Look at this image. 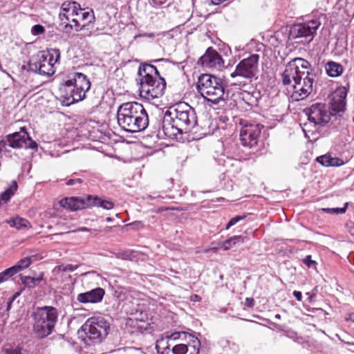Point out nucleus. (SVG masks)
<instances>
[{"label": "nucleus", "instance_id": "f257e3e1", "mask_svg": "<svg viewBox=\"0 0 354 354\" xmlns=\"http://www.w3.org/2000/svg\"><path fill=\"white\" fill-rule=\"evenodd\" d=\"M315 75L310 64L306 59L297 57L290 60L281 74L283 85H291L297 100L306 98L313 91Z\"/></svg>", "mask_w": 354, "mask_h": 354}, {"label": "nucleus", "instance_id": "f03ea898", "mask_svg": "<svg viewBox=\"0 0 354 354\" xmlns=\"http://www.w3.org/2000/svg\"><path fill=\"white\" fill-rule=\"evenodd\" d=\"M347 92L344 86L337 88L332 94L330 106L324 103L313 104L306 110L309 122L324 127L329 122L331 116L340 115L345 111Z\"/></svg>", "mask_w": 354, "mask_h": 354}, {"label": "nucleus", "instance_id": "7ed1b4c3", "mask_svg": "<svg viewBox=\"0 0 354 354\" xmlns=\"http://www.w3.org/2000/svg\"><path fill=\"white\" fill-rule=\"evenodd\" d=\"M119 126L125 131L140 132L149 124L148 115L142 104L130 102L119 106L117 111Z\"/></svg>", "mask_w": 354, "mask_h": 354}, {"label": "nucleus", "instance_id": "20e7f679", "mask_svg": "<svg viewBox=\"0 0 354 354\" xmlns=\"http://www.w3.org/2000/svg\"><path fill=\"white\" fill-rule=\"evenodd\" d=\"M91 88V82L84 73L73 72L60 84L59 92L61 104L68 106L83 100Z\"/></svg>", "mask_w": 354, "mask_h": 354}, {"label": "nucleus", "instance_id": "39448f33", "mask_svg": "<svg viewBox=\"0 0 354 354\" xmlns=\"http://www.w3.org/2000/svg\"><path fill=\"white\" fill-rule=\"evenodd\" d=\"M58 310L51 306L37 307L31 317L34 320L32 330L37 337L44 339L50 335L58 321Z\"/></svg>", "mask_w": 354, "mask_h": 354}, {"label": "nucleus", "instance_id": "423d86ee", "mask_svg": "<svg viewBox=\"0 0 354 354\" xmlns=\"http://www.w3.org/2000/svg\"><path fill=\"white\" fill-rule=\"evenodd\" d=\"M196 88L204 99L214 104L228 97L223 80L210 74L204 73L198 77Z\"/></svg>", "mask_w": 354, "mask_h": 354}, {"label": "nucleus", "instance_id": "0eeeda50", "mask_svg": "<svg viewBox=\"0 0 354 354\" xmlns=\"http://www.w3.org/2000/svg\"><path fill=\"white\" fill-rule=\"evenodd\" d=\"M259 55L252 54L242 59L236 66L235 70L230 73L234 80L233 84L245 86L257 78L259 73Z\"/></svg>", "mask_w": 354, "mask_h": 354}, {"label": "nucleus", "instance_id": "6e6552de", "mask_svg": "<svg viewBox=\"0 0 354 354\" xmlns=\"http://www.w3.org/2000/svg\"><path fill=\"white\" fill-rule=\"evenodd\" d=\"M60 51L57 48H50L43 51L37 57L31 59L28 63V71L45 75H53L55 72V64L59 62Z\"/></svg>", "mask_w": 354, "mask_h": 354}, {"label": "nucleus", "instance_id": "1a4fd4ad", "mask_svg": "<svg viewBox=\"0 0 354 354\" xmlns=\"http://www.w3.org/2000/svg\"><path fill=\"white\" fill-rule=\"evenodd\" d=\"M110 328L109 322L102 316L88 318L82 325L85 341L88 344H99L106 337Z\"/></svg>", "mask_w": 354, "mask_h": 354}, {"label": "nucleus", "instance_id": "9d476101", "mask_svg": "<svg viewBox=\"0 0 354 354\" xmlns=\"http://www.w3.org/2000/svg\"><path fill=\"white\" fill-rule=\"evenodd\" d=\"M155 74V66L145 64L139 67L138 75L140 77V95L141 97L149 102L155 99V80L153 77Z\"/></svg>", "mask_w": 354, "mask_h": 354}, {"label": "nucleus", "instance_id": "9b49d317", "mask_svg": "<svg viewBox=\"0 0 354 354\" xmlns=\"http://www.w3.org/2000/svg\"><path fill=\"white\" fill-rule=\"evenodd\" d=\"M176 115L174 120L185 132L189 131L197 124V118L194 109L185 103L180 104L175 109Z\"/></svg>", "mask_w": 354, "mask_h": 354}, {"label": "nucleus", "instance_id": "f8f14e48", "mask_svg": "<svg viewBox=\"0 0 354 354\" xmlns=\"http://www.w3.org/2000/svg\"><path fill=\"white\" fill-rule=\"evenodd\" d=\"M319 25L320 23L316 20L295 24L290 28L289 36L292 39H308V41L309 42L313 40Z\"/></svg>", "mask_w": 354, "mask_h": 354}, {"label": "nucleus", "instance_id": "ddd939ff", "mask_svg": "<svg viewBox=\"0 0 354 354\" xmlns=\"http://www.w3.org/2000/svg\"><path fill=\"white\" fill-rule=\"evenodd\" d=\"M183 130L177 125L171 113L167 111L163 115L162 127L158 131L156 137L159 139H174L178 133H183Z\"/></svg>", "mask_w": 354, "mask_h": 354}, {"label": "nucleus", "instance_id": "4468645a", "mask_svg": "<svg viewBox=\"0 0 354 354\" xmlns=\"http://www.w3.org/2000/svg\"><path fill=\"white\" fill-rule=\"evenodd\" d=\"M8 146L13 149H31L35 151L37 150L38 145L33 140L28 132L21 134V132H15L8 134Z\"/></svg>", "mask_w": 354, "mask_h": 354}, {"label": "nucleus", "instance_id": "2eb2a0df", "mask_svg": "<svg viewBox=\"0 0 354 354\" xmlns=\"http://www.w3.org/2000/svg\"><path fill=\"white\" fill-rule=\"evenodd\" d=\"M261 129L258 124H245L240 131V140L241 144L249 148L257 146Z\"/></svg>", "mask_w": 354, "mask_h": 354}, {"label": "nucleus", "instance_id": "dca6fc26", "mask_svg": "<svg viewBox=\"0 0 354 354\" xmlns=\"http://www.w3.org/2000/svg\"><path fill=\"white\" fill-rule=\"evenodd\" d=\"M199 62L205 68L220 69L223 66L224 61L221 55L212 47H209L205 53L200 58Z\"/></svg>", "mask_w": 354, "mask_h": 354}, {"label": "nucleus", "instance_id": "f3484780", "mask_svg": "<svg viewBox=\"0 0 354 354\" xmlns=\"http://www.w3.org/2000/svg\"><path fill=\"white\" fill-rule=\"evenodd\" d=\"M95 19V15L93 10L83 11L80 12L79 17H71L70 21H67L64 24V29L66 31H70L74 29L76 31L82 30L86 24L80 25L81 21H88L87 24L91 23Z\"/></svg>", "mask_w": 354, "mask_h": 354}, {"label": "nucleus", "instance_id": "a211bd4d", "mask_svg": "<svg viewBox=\"0 0 354 354\" xmlns=\"http://www.w3.org/2000/svg\"><path fill=\"white\" fill-rule=\"evenodd\" d=\"M104 290L101 288H96L86 292L80 293L77 296V300L80 303H98L100 302L104 295Z\"/></svg>", "mask_w": 354, "mask_h": 354}, {"label": "nucleus", "instance_id": "6ab92c4d", "mask_svg": "<svg viewBox=\"0 0 354 354\" xmlns=\"http://www.w3.org/2000/svg\"><path fill=\"white\" fill-rule=\"evenodd\" d=\"M60 205L72 211L88 208V195L86 198H66L60 201Z\"/></svg>", "mask_w": 354, "mask_h": 354}, {"label": "nucleus", "instance_id": "aec40b11", "mask_svg": "<svg viewBox=\"0 0 354 354\" xmlns=\"http://www.w3.org/2000/svg\"><path fill=\"white\" fill-rule=\"evenodd\" d=\"M97 207L110 210L114 207V203L110 200L97 196L88 195V207Z\"/></svg>", "mask_w": 354, "mask_h": 354}, {"label": "nucleus", "instance_id": "412c9836", "mask_svg": "<svg viewBox=\"0 0 354 354\" xmlns=\"http://www.w3.org/2000/svg\"><path fill=\"white\" fill-rule=\"evenodd\" d=\"M76 6H78V3L75 1L64 2L62 5L59 18L62 24H65L67 21H70L71 18L73 17V12H75Z\"/></svg>", "mask_w": 354, "mask_h": 354}, {"label": "nucleus", "instance_id": "4be33fe9", "mask_svg": "<svg viewBox=\"0 0 354 354\" xmlns=\"http://www.w3.org/2000/svg\"><path fill=\"white\" fill-rule=\"evenodd\" d=\"M317 161L325 167H339L344 165L343 160L339 158L331 157L330 155L325 154L317 158Z\"/></svg>", "mask_w": 354, "mask_h": 354}, {"label": "nucleus", "instance_id": "5701e85b", "mask_svg": "<svg viewBox=\"0 0 354 354\" xmlns=\"http://www.w3.org/2000/svg\"><path fill=\"white\" fill-rule=\"evenodd\" d=\"M326 71L327 74L330 77H338L343 72V67L340 64L329 62L326 65Z\"/></svg>", "mask_w": 354, "mask_h": 354}, {"label": "nucleus", "instance_id": "b1692460", "mask_svg": "<svg viewBox=\"0 0 354 354\" xmlns=\"http://www.w3.org/2000/svg\"><path fill=\"white\" fill-rule=\"evenodd\" d=\"M244 242V237L241 235L233 236L228 239L222 241L221 245L223 246V250H228L236 245L241 244Z\"/></svg>", "mask_w": 354, "mask_h": 354}, {"label": "nucleus", "instance_id": "393cba45", "mask_svg": "<svg viewBox=\"0 0 354 354\" xmlns=\"http://www.w3.org/2000/svg\"><path fill=\"white\" fill-rule=\"evenodd\" d=\"M17 183L15 180L12 181L11 185L0 194V203H6L10 198L15 194L17 189Z\"/></svg>", "mask_w": 354, "mask_h": 354}, {"label": "nucleus", "instance_id": "a878e982", "mask_svg": "<svg viewBox=\"0 0 354 354\" xmlns=\"http://www.w3.org/2000/svg\"><path fill=\"white\" fill-rule=\"evenodd\" d=\"M20 277L21 281L25 286L28 288H34L43 280L44 274L41 272L39 276L36 278L24 275H21Z\"/></svg>", "mask_w": 354, "mask_h": 354}, {"label": "nucleus", "instance_id": "bb28decb", "mask_svg": "<svg viewBox=\"0 0 354 354\" xmlns=\"http://www.w3.org/2000/svg\"><path fill=\"white\" fill-rule=\"evenodd\" d=\"M32 263V258L26 257L19 260L15 265L10 267L15 274L27 268Z\"/></svg>", "mask_w": 354, "mask_h": 354}, {"label": "nucleus", "instance_id": "cd10ccee", "mask_svg": "<svg viewBox=\"0 0 354 354\" xmlns=\"http://www.w3.org/2000/svg\"><path fill=\"white\" fill-rule=\"evenodd\" d=\"M190 340L188 347L187 353L186 354H198L201 347L200 340L194 336L190 335Z\"/></svg>", "mask_w": 354, "mask_h": 354}, {"label": "nucleus", "instance_id": "c85d7f7f", "mask_svg": "<svg viewBox=\"0 0 354 354\" xmlns=\"http://www.w3.org/2000/svg\"><path fill=\"white\" fill-rule=\"evenodd\" d=\"M156 98L158 95H162L166 89V81L160 76L159 71L156 69Z\"/></svg>", "mask_w": 354, "mask_h": 354}, {"label": "nucleus", "instance_id": "c756f323", "mask_svg": "<svg viewBox=\"0 0 354 354\" xmlns=\"http://www.w3.org/2000/svg\"><path fill=\"white\" fill-rule=\"evenodd\" d=\"M9 223L11 227H14L17 230L28 228L30 226V222L27 219L20 217L12 218Z\"/></svg>", "mask_w": 354, "mask_h": 354}, {"label": "nucleus", "instance_id": "7c9ffc66", "mask_svg": "<svg viewBox=\"0 0 354 354\" xmlns=\"http://www.w3.org/2000/svg\"><path fill=\"white\" fill-rule=\"evenodd\" d=\"M348 203H346L343 207H335V208H322L321 210L323 212L330 214H344L347 209Z\"/></svg>", "mask_w": 354, "mask_h": 354}, {"label": "nucleus", "instance_id": "2f4dec72", "mask_svg": "<svg viewBox=\"0 0 354 354\" xmlns=\"http://www.w3.org/2000/svg\"><path fill=\"white\" fill-rule=\"evenodd\" d=\"M188 347L185 344H177L171 350L170 354H186L187 353Z\"/></svg>", "mask_w": 354, "mask_h": 354}, {"label": "nucleus", "instance_id": "473e14b6", "mask_svg": "<svg viewBox=\"0 0 354 354\" xmlns=\"http://www.w3.org/2000/svg\"><path fill=\"white\" fill-rule=\"evenodd\" d=\"M15 274L14 273L11 268L6 269L3 272H0V283L6 281L9 278H10Z\"/></svg>", "mask_w": 354, "mask_h": 354}, {"label": "nucleus", "instance_id": "72a5a7b5", "mask_svg": "<svg viewBox=\"0 0 354 354\" xmlns=\"http://www.w3.org/2000/svg\"><path fill=\"white\" fill-rule=\"evenodd\" d=\"M162 337L160 339H156V353H158V354H170L169 353H171V351L169 349V346L163 348V351H160V346L158 344L162 343Z\"/></svg>", "mask_w": 354, "mask_h": 354}, {"label": "nucleus", "instance_id": "f704fd0d", "mask_svg": "<svg viewBox=\"0 0 354 354\" xmlns=\"http://www.w3.org/2000/svg\"><path fill=\"white\" fill-rule=\"evenodd\" d=\"M45 31V28L40 24H36L32 27L31 33L33 35H39L43 34Z\"/></svg>", "mask_w": 354, "mask_h": 354}, {"label": "nucleus", "instance_id": "c9c22d12", "mask_svg": "<svg viewBox=\"0 0 354 354\" xmlns=\"http://www.w3.org/2000/svg\"><path fill=\"white\" fill-rule=\"evenodd\" d=\"M303 263L309 268H315L317 263L312 260L311 255L306 256L304 259L302 260Z\"/></svg>", "mask_w": 354, "mask_h": 354}, {"label": "nucleus", "instance_id": "e433bc0d", "mask_svg": "<svg viewBox=\"0 0 354 354\" xmlns=\"http://www.w3.org/2000/svg\"><path fill=\"white\" fill-rule=\"evenodd\" d=\"M245 218V216H236L235 217L232 218L230 221L227 223V224L225 226V229L228 230L230 227L235 225L239 221L244 219Z\"/></svg>", "mask_w": 354, "mask_h": 354}, {"label": "nucleus", "instance_id": "4c0bfd02", "mask_svg": "<svg viewBox=\"0 0 354 354\" xmlns=\"http://www.w3.org/2000/svg\"><path fill=\"white\" fill-rule=\"evenodd\" d=\"M243 99H247L249 100L248 102H247L250 106H254L256 105L257 103V97H254L252 95H250V93H247L244 96Z\"/></svg>", "mask_w": 354, "mask_h": 354}, {"label": "nucleus", "instance_id": "58836bf2", "mask_svg": "<svg viewBox=\"0 0 354 354\" xmlns=\"http://www.w3.org/2000/svg\"><path fill=\"white\" fill-rule=\"evenodd\" d=\"M80 265H72V264H66L64 265V272H73Z\"/></svg>", "mask_w": 354, "mask_h": 354}, {"label": "nucleus", "instance_id": "ea45409f", "mask_svg": "<svg viewBox=\"0 0 354 354\" xmlns=\"http://www.w3.org/2000/svg\"><path fill=\"white\" fill-rule=\"evenodd\" d=\"M8 146V138H5V140H2L0 141V151H8L7 147Z\"/></svg>", "mask_w": 354, "mask_h": 354}, {"label": "nucleus", "instance_id": "a19ab883", "mask_svg": "<svg viewBox=\"0 0 354 354\" xmlns=\"http://www.w3.org/2000/svg\"><path fill=\"white\" fill-rule=\"evenodd\" d=\"M82 183V180L81 178L70 179L67 181L66 185L68 186H71L76 183L81 184Z\"/></svg>", "mask_w": 354, "mask_h": 354}, {"label": "nucleus", "instance_id": "79ce46f5", "mask_svg": "<svg viewBox=\"0 0 354 354\" xmlns=\"http://www.w3.org/2000/svg\"><path fill=\"white\" fill-rule=\"evenodd\" d=\"M84 11V9L80 8V4L78 3V6H76V9H75V12H73V17H79L80 12Z\"/></svg>", "mask_w": 354, "mask_h": 354}, {"label": "nucleus", "instance_id": "37998d69", "mask_svg": "<svg viewBox=\"0 0 354 354\" xmlns=\"http://www.w3.org/2000/svg\"><path fill=\"white\" fill-rule=\"evenodd\" d=\"M221 244H222V241L218 242L215 246H213L210 249L207 250V251H209V250H215L216 251V250H218L220 249H223V246L221 245Z\"/></svg>", "mask_w": 354, "mask_h": 354}, {"label": "nucleus", "instance_id": "c03bdc74", "mask_svg": "<svg viewBox=\"0 0 354 354\" xmlns=\"http://www.w3.org/2000/svg\"><path fill=\"white\" fill-rule=\"evenodd\" d=\"M292 294L298 301H301L302 294L300 291L295 290Z\"/></svg>", "mask_w": 354, "mask_h": 354}, {"label": "nucleus", "instance_id": "a18cd8bd", "mask_svg": "<svg viewBox=\"0 0 354 354\" xmlns=\"http://www.w3.org/2000/svg\"><path fill=\"white\" fill-rule=\"evenodd\" d=\"M7 353L8 354H22L21 350L19 348H17L11 351H8Z\"/></svg>", "mask_w": 354, "mask_h": 354}, {"label": "nucleus", "instance_id": "49530a36", "mask_svg": "<svg viewBox=\"0 0 354 354\" xmlns=\"http://www.w3.org/2000/svg\"><path fill=\"white\" fill-rule=\"evenodd\" d=\"M254 299L252 298H246L245 304L249 307H253L254 306Z\"/></svg>", "mask_w": 354, "mask_h": 354}, {"label": "nucleus", "instance_id": "de8ad7c7", "mask_svg": "<svg viewBox=\"0 0 354 354\" xmlns=\"http://www.w3.org/2000/svg\"><path fill=\"white\" fill-rule=\"evenodd\" d=\"M64 268V265L62 264V265L56 266L54 269V271L57 273L59 272H64V270H63Z\"/></svg>", "mask_w": 354, "mask_h": 354}, {"label": "nucleus", "instance_id": "09e8293b", "mask_svg": "<svg viewBox=\"0 0 354 354\" xmlns=\"http://www.w3.org/2000/svg\"><path fill=\"white\" fill-rule=\"evenodd\" d=\"M15 297H12V299H11L8 302V306H7V309H8V310H9V309H10V306H11V304H12V303L13 300L15 299Z\"/></svg>", "mask_w": 354, "mask_h": 354}, {"label": "nucleus", "instance_id": "8fccbe9b", "mask_svg": "<svg viewBox=\"0 0 354 354\" xmlns=\"http://www.w3.org/2000/svg\"><path fill=\"white\" fill-rule=\"evenodd\" d=\"M19 132H21V134H24L25 132H27L26 127H21Z\"/></svg>", "mask_w": 354, "mask_h": 354}, {"label": "nucleus", "instance_id": "3c124183", "mask_svg": "<svg viewBox=\"0 0 354 354\" xmlns=\"http://www.w3.org/2000/svg\"><path fill=\"white\" fill-rule=\"evenodd\" d=\"M349 319L354 322V313L350 314Z\"/></svg>", "mask_w": 354, "mask_h": 354}, {"label": "nucleus", "instance_id": "603ef678", "mask_svg": "<svg viewBox=\"0 0 354 354\" xmlns=\"http://www.w3.org/2000/svg\"><path fill=\"white\" fill-rule=\"evenodd\" d=\"M80 231H89V229H88L87 227H82L80 229H79Z\"/></svg>", "mask_w": 354, "mask_h": 354}, {"label": "nucleus", "instance_id": "864d4df0", "mask_svg": "<svg viewBox=\"0 0 354 354\" xmlns=\"http://www.w3.org/2000/svg\"><path fill=\"white\" fill-rule=\"evenodd\" d=\"M315 293H313L312 295L309 297V301L311 302L313 301V297L315 296Z\"/></svg>", "mask_w": 354, "mask_h": 354}, {"label": "nucleus", "instance_id": "5fc2aeb1", "mask_svg": "<svg viewBox=\"0 0 354 354\" xmlns=\"http://www.w3.org/2000/svg\"><path fill=\"white\" fill-rule=\"evenodd\" d=\"M106 220L107 222H111L112 219L111 217H107Z\"/></svg>", "mask_w": 354, "mask_h": 354}, {"label": "nucleus", "instance_id": "6e6d98bb", "mask_svg": "<svg viewBox=\"0 0 354 354\" xmlns=\"http://www.w3.org/2000/svg\"><path fill=\"white\" fill-rule=\"evenodd\" d=\"M275 318L279 319L281 318V316L279 315H276Z\"/></svg>", "mask_w": 354, "mask_h": 354}, {"label": "nucleus", "instance_id": "4d7b16f0", "mask_svg": "<svg viewBox=\"0 0 354 354\" xmlns=\"http://www.w3.org/2000/svg\"><path fill=\"white\" fill-rule=\"evenodd\" d=\"M165 1V0H160L158 3H159L160 4H162V3H164V1Z\"/></svg>", "mask_w": 354, "mask_h": 354}, {"label": "nucleus", "instance_id": "13d9d810", "mask_svg": "<svg viewBox=\"0 0 354 354\" xmlns=\"http://www.w3.org/2000/svg\"><path fill=\"white\" fill-rule=\"evenodd\" d=\"M153 34H150V35H149V37H153Z\"/></svg>", "mask_w": 354, "mask_h": 354}, {"label": "nucleus", "instance_id": "bf43d9fd", "mask_svg": "<svg viewBox=\"0 0 354 354\" xmlns=\"http://www.w3.org/2000/svg\"><path fill=\"white\" fill-rule=\"evenodd\" d=\"M162 59H156V62H160L161 61Z\"/></svg>", "mask_w": 354, "mask_h": 354}, {"label": "nucleus", "instance_id": "052dcab7", "mask_svg": "<svg viewBox=\"0 0 354 354\" xmlns=\"http://www.w3.org/2000/svg\"><path fill=\"white\" fill-rule=\"evenodd\" d=\"M87 274V272H84V273H83L82 275H85V274Z\"/></svg>", "mask_w": 354, "mask_h": 354}, {"label": "nucleus", "instance_id": "680f3d73", "mask_svg": "<svg viewBox=\"0 0 354 354\" xmlns=\"http://www.w3.org/2000/svg\"><path fill=\"white\" fill-rule=\"evenodd\" d=\"M353 15H354V10H353Z\"/></svg>", "mask_w": 354, "mask_h": 354}]
</instances>
